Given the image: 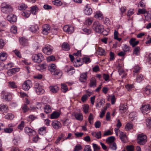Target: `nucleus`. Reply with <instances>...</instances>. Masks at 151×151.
<instances>
[{
	"mask_svg": "<svg viewBox=\"0 0 151 151\" xmlns=\"http://www.w3.org/2000/svg\"><path fill=\"white\" fill-rule=\"evenodd\" d=\"M128 109V107L125 104H121L119 106V110L121 113H124Z\"/></svg>",
	"mask_w": 151,
	"mask_h": 151,
	"instance_id": "obj_23",
	"label": "nucleus"
},
{
	"mask_svg": "<svg viewBox=\"0 0 151 151\" xmlns=\"http://www.w3.org/2000/svg\"><path fill=\"white\" fill-rule=\"evenodd\" d=\"M7 106L5 104H0V111L3 113L7 111Z\"/></svg>",
	"mask_w": 151,
	"mask_h": 151,
	"instance_id": "obj_28",
	"label": "nucleus"
},
{
	"mask_svg": "<svg viewBox=\"0 0 151 151\" xmlns=\"http://www.w3.org/2000/svg\"><path fill=\"white\" fill-rule=\"evenodd\" d=\"M89 109V106L87 104L85 105L83 107V111L84 112L85 114H87L88 113V110Z\"/></svg>",
	"mask_w": 151,
	"mask_h": 151,
	"instance_id": "obj_58",
	"label": "nucleus"
},
{
	"mask_svg": "<svg viewBox=\"0 0 151 151\" xmlns=\"http://www.w3.org/2000/svg\"><path fill=\"white\" fill-rule=\"evenodd\" d=\"M115 139L114 137L111 136L109 137L106 139V142L109 144H110L113 142H114Z\"/></svg>",
	"mask_w": 151,
	"mask_h": 151,
	"instance_id": "obj_39",
	"label": "nucleus"
},
{
	"mask_svg": "<svg viewBox=\"0 0 151 151\" xmlns=\"http://www.w3.org/2000/svg\"><path fill=\"white\" fill-rule=\"evenodd\" d=\"M133 125L129 123H127L125 126V129L126 131H129L132 129L133 127Z\"/></svg>",
	"mask_w": 151,
	"mask_h": 151,
	"instance_id": "obj_57",
	"label": "nucleus"
},
{
	"mask_svg": "<svg viewBox=\"0 0 151 151\" xmlns=\"http://www.w3.org/2000/svg\"><path fill=\"white\" fill-rule=\"evenodd\" d=\"M29 30L32 32L37 33L39 32V28L37 25H32L29 28Z\"/></svg>",
	"mask_w": 151,
	"mask_h": 151,
	"instance_id": "obj_18",
	"label": "nucleus"
},
{
	"mask_svg": "<svg viewBox=\"0 0 151 151\" xmlns=\"http://www.w3.org/2000/svg\"><path fill=\"white\" fill-rule=\"evenodd\" d=\"M50 29V27L49 25L45 24L43 26L42 33L44 35H47L48 34Z\"/></svg>",
	"mask_w": 151,
	"mask_h": 151,
	"instance_id": "obj_16",
	"label": "nucleus"
},
{
	"mask_svg": "<svg viewBox=\"0 0 151 151\" xmlns=\"http://www.w3.org/2000/svg\"><path fill=\"white\" fill-rule=\"evenodd\" d=\"M92 135L98 139H100L101 137V131L93 132L91 133Z\"/></svg>",
	"mask_w": 151,
	"mask_h": 151,
	"instance_id": "obj_26",
	"label": "nucleus"
},
{
	"mask_svg": "<svg viewBox=\"0 0 151 151\" xmlns=\"http://www.w3.org/2000/svg\"><path fill=\"white\" fill-rule=\"evenodd\" d=\"M137 141L139 145H145L147 141V137L143 134H139L137 136Z\"/></svg>",
	"mask_w": 151,
	"mask_h": 151,
	"instance_id": "obj_6",
	"label": "nucleus"
},
{
	"mask_svg": "<svg viewBox=\"0 0 151 151\" xmlns=\"http://www.w3.org/2000/svg\"><path fill=\"white\" fill-rule=\"evenodd\" d=\"M46 132V128L45 127H41L39 129V132L41 135L45 134Z\"/></svg>",
	"mask_w": 151,
	"mask_h": 151,
	"instance_id": "obj_48",
	"label": "nucleus"
},
{
	"mask_svg": "<svg viewBox=\"0 0 151 151\" xmlns=\"http://www.w3.org/2000/svg\"><path fill=\"white\" fill-rule=\"evenodd\" d=\"M140 48L139 47L137 46L134 49L133 51V54L135 55L136 56H139L140 54Z\"/></svg>",
	"mask_w": 151,
	"mask_h": 151,
	"instance_id": "obj_32",
	"label": "nucleus"
},
{
	"mask_svg": "<svg viewBox=\"0 0 151 151\" xmlns=\"http://www.w3.org/2000/svg\"><path fill=\"white\" fill-rule=\"evenodd\" d=\"M140 69V68L138 65L135 66L133 68V72L134 73V75H135V73H138L139 72Z\"/></svg>",
	"mask_w": 151,
	"mask_h": 151,
	"instance_id": "obj_52",
	"label": "nucleus"
},
{
	"mask_svg": "<svg viewBox=\"0 0 151 151\" xmlns=\"http://www.w3.org/2000/svg\"><path fill=\"white\" fill-rule=\"evenodd\" d=\"M110 148L112 150H116L117 148V146L115 142H113L109 144Z\"/></svg>",
	"mask_w": 151,
	"mask_h": 151,
	"instance_id": "obj_45",
	"label": "nucleus"
},
{
	"mask_svg": "<svg viewBox=\"0 0 151 151\" xmlns=\"http://www.w3.org/2000/svg\"><path fill=\"white\" fill-rule=\"evenodd\" d=\"M52 3L54 5L58 6H60L62 4L60 0H54L52 1Z\"/></svg>",
	"mask_w": 151,
	"mask_h": 151,
	"instance_id": "obj_47",
	"label": "nucleus"
},
{
	"mask_svg": "<svg viewBox=\"0 0 151 151\" xmlns=\"http://www.w3.org/2000/svg\"><path fill=\"white\" fill-rule=\"evenodd\" d=\"M34 89L37 94L41 95L44 94L45 92L41 85L38 83H35L34 85Z\"/></svg>",
	"mask_w": 151,
	"mask_h": 151,
	"instance_id": "obj_5",
	"label": "nucleus"
},
{
	"mask_svg": "<svg viewBox=\"0 0 151 151\" xmlns=\"http://www.w3.org/2000/svg\"><path fill=\"white\" fill-rule=\"evenodd\" d=\"M7 20L11 23L13 24L17 21V17L12 14L9 15L7 17Z\"/></svg>",
	"mask_w": 151,
	"mask_h": 151,
	"instance_id": "obj_14",
	"label": "nucleus"
},
{
	"mask_svg": "<svg viewBox=\"0 0 151 151\" xmlns=\"http://www.w3.org/2000/svg\"><path fill=\"white\" fill-rule=\"evenodd\" d=\"M92 20L91 19L88 18L86 20L85 22H84L85 24L86 25H90L92 22Z\"/></svg>",
	"mask_w": 151,
	"mask_h": 151,
	"instance_id": "obj_63",
	"label": "nucleus"
},
{
	"mask_svg": "<svg viewBox=\"0 0 151 151\" xmlns=\"http://www.w3.org/2000/svg\"><path fill=\"white\" fill-rule=\"evenodd\" d=\"M88 73L86 72L82 73L80 74L79 80L82 82H85L87 81L88 77Z\"/></svg>",
	"mask_w": 151,
	"mask_h": 151,
	"instance_id": "obj_13",
	"label": "nucleus"
},
{
	"mask_svg": "<svg viewBox=\"0 0 151 151\" xmlns=\"http://www.w3.org/2000/svg\"><path fill=\"white\" fill-rule=\"evenodd\" d=\"M49 88L50 91L54 93H57L59 90V87L57 85L50 86Z\"/></svg>",
	"mask_w": 151,
	"mask_h": 151,
	"instance_id": "obj_24",
	"label": "nucleus"
},
{
	"mask_svg": "<svg viewBox=\"0 0 151 151\" xmlns=\"http://www.w3.org/2000/svg\"><path fill=\"white\" fill-rule=\"evenodd\" d=\"M64 31L69 34L72 33L74 31V27L68 25L65 26L63 28Z\"/></svg>",
	"mask_w": 151,
	"mask_h": 151,
	"instance_id": "obj_12",
	"label": "nucleus"
},
{
	"mask_svg": "<svg viewBox=\"0 0 151 151\" xmlns=\"http://www.w3.org/2000/svg\"><path fill=\"white\" fill-rule=\"evenodd\" d=\"M32 86L31 81L28 80L23 83L22 85V88L24 91H28Z\"/></svg>",
	"mask_w": 151,
	"mask_h": 151,
	"instance_id": "obj_10",
	"label": "nucleus"
},
{
	"mask_svg": "<svg viewBox=\"0 0 151 151\" xmlns=\"http://www.w3.org/2000/svg\"><path fill=\"white\" fill-rule=\"evenodd\" d=\"M82 30L84 32V34L86 35H89L90 34L91 32V30L87 28L83 29Z\"/></svg>",
	"mask_w": 151,
	"mask_h": 151,
	"instance_id": "obj_61",
	"label": "nucleus"
},
{
	"mask_svg": "<svg viewBox=\"0 0 151 151\" xmlns=\"http://www.w3.org/2000/svg\"><path fill=\"white\" fill-rule=\"evenodd\" d=\"M130 48L131 47L127 45L126 44L123 45L122 47L123 51H124L126 53L127 52H129L130 51Z\"/></svg>",
	"mask_w": 151,
	"mask_h": 151,
	"instance_id": "obj_31",
	"label": "nucleus"
},
{
	"mask_svg": "<svg viewBox=\"0 0 151 151\" xmlns=\"http://www.w3.org/2000/svg\"><path fill=\"white\" fill-rule=\"evenodd\" d=\"M74 116L76 119L79 121H81L83 119V115L80 113H76L74 114Z\"/></svg>",
	"mask_w": 151,
	"mask_h": 151,
	"instance_id": "obj_34",
	"label": "nucleus"
},
{
	"mask_svg": "<svg viewBox=\"0 0 151 151\" xmlns=\"http://www.w3.org/2000/svg\"><path fill=\"white\" fill-rule=\"evenodd\" d=\"M7 54L5 52L0 53V60L2 61H5L7 58Z\"/></svg>",
	"mask_w": 151,
	"mask_h": 151,
	"instance_id": "obj_35",
	"label": "nucleus"
},
{
	"mask_svg": "<svg viewBox=\"0 0 151 151\" xmlns=\"http://www.w3.org/2000/svg\"><path fill=\"white\" fill-rule=\"evenodd\" d=\"M144 76L142 74H140L137 75L136 78V81L138 83H140L144 79Z\"/></svg>",
	"mask_w": 151,
	"mask_h": 151,
	"instance_id": "obj_38",
	"label": "nucleus"
},
{
	"mask_svg": "<svg viewBox=\"0 0 151 151\" xmlns=\"http://www.w3.org/2000/svg\"><path fill=\"white\" fill-rule=\"evenodd\" d=\"M30 10L31 13L33 15H35L36 13L38 12L39 9L37 6L35 5L31 7Z\"/></svg>",
	"mask_w": 151,
	"mask_h": 151,
	"instance_id": "obj_30",
	"label": "nucleus"
},
{
	"mask_svg": "<svg viewBox=\"0 0 151 151\" xmlns=\"http://www.w3.org/2000/svg\"><path fill=\"white\" fill-rule=\"evenodd\" d=\"M31 14V12L29 10H26L22 13V15L26 18H28Z\"/></svg>",
	"mask_w": 151,
	"mask_h": 151,
	"instance_id": "obj_46",
	"label": "nucleus"
},
{
	"mask_svg": "<svg viewBox=\"0 0 151 151\" xmlns=\"http://www.w3.org/2000/svg\"><path fill=\"white\" fill-rule=\"evenodd\" d=\"M13 64L12 63H10L4 65V68L6 69H9L13 66Z\"/></svg>",
	"mask_w": 151,
	"mask_h": 151,
	"instance_id": "obj_62",
	"label": "nucleus"
},
{
	"mask_svg": "<svg viewBox=\"0 0 151 151\" xmlns=\"http://www.w3.org/2000/svg\"><path fill=\"white\" fill-rule=\"evenodd\" d=\"M47 60L48 62L54 61L55 60V57L53 55L48 56L47 58Z\"/></svg>",
	"mask_w": 151,
	"mask_h": 151,
	"instance_id": "obj_56",
	"label": "nucleus"
},
{
	"mask_svg": "<svg viewBox=\"0 0 151 151\" xmlns=\"http://www.w3.org/2000/svg\"><path fill=\"white\" fill-rule=\"evenodd\" d=\"M20 44L23 46L28 45V41L24 38L22 37L19 40Z\"/></svg>",
	"mask_w": 151,
	"mask_h": 151,
	"instance_id": "obj_29",
	"label": "nucleus"
},
{
	"mask_svg": "<svg viewBox=\"0 0 151 151\" xmlns=\"http://www.w3.org/2000/svg\"><path fill=\"white\" fill-rule=\"evenodd\" d=\"M53 47L50 45H45V47L43 49V51L44 53L47 55L51 54L52 52Z\"/></svg>",
	"mask_w": 151,
	"mask_h": 151,
	"instance_id": "obj_8",
	"label": "nucleus"
},
{
	"mask_svg": "<svg viewBox=\"0 0 151 151\" xmlns=\"http://www.w3.org/2000/svg\"><path fill=\"white\" fill-rule=\"evenodd\" d=\"M136 39L135 38H132L129 41V44L132 47H134L137 45L139 42L138 41H136Z\"/></svg>",
	"mask_w": 151,
	"mask_h": 151,
	"instance_id": "obj_22",
	"label": "nucleus"
},
{
	"mask_svg": "<svg viewBox=\"0 0 151 151\" xmlns=\"http://www.w3.org/2000/svg\"><path fill=\"white\" fill-rule=\"evenodd\" d=\"M82 149V147L81 145L79 144H78L75 146L73 150V151H79Z\"/></svg>",
	"mask_w": 151,
	"mask_h": 151,
	"instance_id": "obj_64",
	"label": "nucleus"
},
{
	"mask_svg": "<svg viewBox=\"0 0 151 151\" xmlns=\"http://www.w3.org/2000/svg\"><path fill=\"white\" fill-rule=\"evenodd\" d=\"M44 110L46 114L50 113L51 111V107L49 105L45 106L44 107Z\"/></svg>",
	"mask_w": 151,
	"mask_h": 151,
	"instance_id": "obj_42",
	"label": "nucleus"
},
{
	"mask_svg": "<svg viewBox=\"0 0 151 151\" xmlns=\"http://www.w3.org/2000/svg\"><path fill=\"white\" fill-rule=\"evenodd\" d=\"M119 136L122 141L124 142H126L127 139V137L125 134L122 132H120Z\"/></svg>",
	"mask_w": 151,
	"mask_h": 151,
	"instance_id": "obj_27",
	"label": "nucleus"
},
{
	"mask_svg": "<svg viewBox=\"0 0 151 151\" xmlns=\"http://www.w3.org/2000/svg\"><path fill=\"white\" fill-rule=\"evenodd\" d=\"M125 87L127 89L128 91H131L132 90V88H133L134 85L133 84H128L127 85H126Z\"/></svg>",
	"mask_w": 151,
	"mask_h": 151,
	"instance_id": "obj_59",
	"label": "nucleus"
},
{
	"mask_svg": "<svg viewBox=\"0 0 151 151\" xmlns=\"http://www.w3.org/2000/svg\"><path fill=\"white\" fill-rule=\"evenodd\" d=\"M1 10V11L6 14H8L12 12L13 9L11 6L5 3L2 4Z\"/></svg>",
	"mask_w": 151,
	"mask_h": 151,
	"instance_id": "obj_2",
	"label": "nucleus"
},
{
	"mask_svg": "<svg viewBox=\"0 0 151 151\" xmlns=\"http://www.w3.org/2000/svg\"><path fill=\"white\" fill-rule=\"evenodd\" d=\"M19 69L18 68H14L8 70L7 73L9 76H11L16 73L17 72L19 71Z\"/></svg>",
	"mask_w": 151,
	"mask_h": 151,
	"instance_id": "obj_15",
	"label": "nucleus"
},
{
	"mask_svg": "<svg viewBox=\"0 0 151 151\" xmlns=\"http://www.w3.org/2000/svg\"><path fill=\"white\" fill-rule=\"evenodd\" d=\"M24 131L29 135H34L36 133L35 131L28 127H25V128Z\"/></svg>",
	"mask_w": 151,
	"mask_h": 151,
	"instance_id": "obj_21",
	"label": "nucleus"
},
{
	"mask_svg": "<svg viewBox=\"0 0 151 151\" xmlns=\"http://www.w3.org/2000/svg\"><path fill=\"white\" fill-rule=\"evenodd\" d=\"M52 124L53 128L55 129H59L61 126L60 122L57 121H52Z\"/></svg>",
	"mask_w": 151,
	"mask_h": 151,
	"instance_id": "obj_19",
	"label": "nucleus"
},
{
	"mask_svg": "<svg viewBox=\"0 0 151 151\" xmlns=\"http://www.w3.org/2000/svg\"><path fill=\"white\" fill-rule=\"evenodd\" d=\"M96 81L94 78H92L90 81V86L91 87H94L96 86Z\"/></svg>",
	"mask_w": 151,
	"mask_h": 151,
	"instance_id": "obj_40",
	"label": "nucleus"
},
{
	"mask_svg": "<svg viewBox=\"0 0 151 151\" xmlns=\"http://www.w3.org/2000/svg\"><path fill=\"white\" fill-rule=\"evenodd\" d=\"M148 11H147L145 9H139L138 10V13H137V14L138 15L139 14H143L144 15L146 13H147Z\"/></svg>",
	"mask_w": 151,
	"mask_h": 151,
	"instance_id": "obj_54",
	"label": "nucleus"
},
{
	"mask_svg": "<svg viewBox=\"0 0 151 151\" xmlns=\"http://www.w3.org/2000/svg\"><path fill=\"white\" fill-rule=\"evenodd\" d=\"M8 83V86L10 88H17V85L14 82H9Z\"/></svg>",
	"mask_w": 151,
	"mask_h": 151,
	"instance_id": "obj_44",
	"label": "nucleus"
},
{
	"mask_svg": "<svg viewBox=\"0 0 151 151\" xmlns=\"http://www.w3.org/2000/svg\"><path fill=\"white\" fill-rule=\"evenodd\" d=\"M150 105L149 104H142L140 108L143 114H145L149 112L151 109Z\"/></svg>",
	"mask_w": 151,
	"mask_h": 151,
	"instance_id": "obj_9",
	"label": "nucleus"
},
{
	"mask_svg": "<svg viewBox=\"0 0 151 151\" xmlns=\"http://www.w3.org/2000/svg\"><path fill=\"white\" fill-rule=\"evenodd\" d=\"M27 6L24 4H22L18 6L19 9L20 10H25L27 8Z\"/></svg>",
	"mask_w": 151,
	"mask_h": 151,
	"instance_id": "obj_55",
	"label": "nucleus"
},
{
	"mask_svg": "<svg viewBox=\"0 0 151 151\" xmlns=\"http://www.w3.org/2000/svg\"><path fill=\"white\" fill-rule=\"evenodd\" d=\"M63 49L65 51H68L70 49L69 45L67 42H64L62 45Z\"/></svg>",
	"mask_w": 151,
	"mask_h": 151,
	"instance_id": "obj_36",
	"label": "nucleus"
},
{
	"mask_svg": "<svg viewBox=\"0 0 151 151\" xmlns=\"http://www.w3.org/2000/svg\"><path fill=\"white\" fill-rule=\"evenodd\" d=\"M65 70V72L70 75H72L75 73L74 68L71 66H66Z\"/></svg>",
	"mask_w": 151,
	"mask_h": 151,
	"instance_id": "obj_11",
	"label": "nucleus"
},
{
	"mask_svg": "<svg viewBox=\"0 0 151 151\" xmlns=\"http://www.w3.org/2000/svg\"><path fill=\"white\" fill-rule=\"evenodd\" d=\"M93 11L92 9L88 6L86 5L85 6V8L84 10V13L86 15H90L92 13Z\"/></svg>",
	"mask_w": 151,
	"mask_h": 151,
	"instance_id": "obj_20",
	"label": "nucleus"
},
{
	"mask_svg": "<svg viewBox=\"0 0 151 151\" xmlns=\"http://www.w3.org/2000/svg\"><path fill=\"white\" fill-rule=\"evenodd\" d=\"M93 116L92 114L90 113L88 117V121L90 124L93 123Z\"/></svg>",
	"mask_w": 151,
	"mask_h": 151,
	"instance_id": "obj_53",
	"label": "nucleus"
},
{
	"mask_svg": "<svg viewBox=\"0 0 151 151\" xmlns=\"http://www.w3.org/2000/svg\"><path fill=\"white\" fill-rule=\"evenodd\" d=\"M14 117V115L10 113H8L5 116V118L8 119H12Z\"/></svg>",
	"mask_w": 151,
	"mask_h": 151,
	"instance_id": "obj_51",
	"label": "nucleus"
},
{
	"mask_svg": "<svg viewBox=\"0 0 151 151\" xmlns=\"http://www.w3.org/2000/svg\"><path fill=\"white\" fill-rule=\"evenodd\" d=\"M22 109L23 113H26L29 111V109L26 104H24L22 106Z\"/></svg>",
	"mask_w": 151,
	"mask_h": 151,
	"instance_id": "obj_50",
	"label": "nucleus"
},
{
	"mask_svg": "<svg viewBox=\"0 0 151 151\" xmlns=\"http://www.w3.org/2000/svg\"><path fill=\"white\" fill-rule=\"evenodd\" d=\"M102 77L104 80L107 82L110 81L109 76L108 74L104 73L102 75Z\"/></svg>",
	"mask_w": 151,
	"mask_h": 151,
	"instance_id": "obj_49",
	"label": "nucleus"
},
{
	"mask_svg": "<svg viewBox=\"0 0 151 151\" xmlns=\"http://www.w3.org/2000/svg\"><path fill=\"white\" fill-rule=\"evenodd\" d=\"M95 17L99 19H102L104 17L103 15L102 12L100 11L96 12L95 14Z\"/></svg>",
	"mask_w": 151,
	"mask_h": 151,
	"instance_id": "obj_25",
	"label": "nucleus"
},
{
	"mask_svg": "<svg viewBox=\"0 0 151 151\" xmlns=\"http://www.w3.org/2000/svg\"><path fill=\"white\" fill-rule=\"evenodd\" d=\"M93 28L97 32L101 33L103 31V26L98 21L95 22L93 24Z\"/></svg>",
	"mask_w": 151,
	"mask_h": 151,
	"instance_id": "obj_4",
	"label": "nucleus"
},
{
	"mask_svg": "<svg viewBox=\"0 0 151 151\" xmlns=\"http://www.w3.org/2000/svg\"><path fill=\"white\" fill-rule=\"evenodd\" d=\"M1 96L2 99L7 101H9L12 98V94L6 91H3L1 93Z\"/></svg>",
	"mask_w": 151,
	"mask_h": 151,
	"instance_id": "obj_3",
	"label": "nucleus"
},
{
	"mask_svg": "<svg viewBox=\"0 0 151 151\" xmlns=\"http://www.w3.org/2000/svg\"><path fill=\"white\" fill-rule=\"evenodd\" d=\"M151 92V87L150 86H147L143 90V92L146 95H149Z\"/></svg>",
	"mask_w": 151,
	"mask_h": 151,
	"instance_id": "obj_33",
	"label": "nucleus"
},
{
	"mask_svg": "<svg viewBox=\"0 0 151 151\" xmlns=\"http://www.w3.org/2000/svg\"><path fill=\"white\" fill-rule=\"evenodd\" d=\"M61 86L62 91V92L65 93L68 90L67 85L65 84L62 83L61 84Z\"/></svg>",
	"mask_w": 151,
	"mask_h": 151,
	"instance_id": "obj_43",
	"label": "nucleus"
},
{
	"mask_svg": "<svg viewBox=\"0 0 151 151\" xmlns=\"http://www.w3.org/2000/svg\"><path fill=\"white\" fill-rule=\"evenodd\" d=\"M49 71L51 72V74L54 75L58 76L61 77L62 75L61 71L56 68V66L54 64H50L48 67Z\"/></svg>",
	"mask_w": 151,
	"mask_h": 151,
	"instance_id": "obj_1",
	"label": "nucleus"
},
{
	"mask_svg": "<svg viewBox=\"0 0 151 151\" xmlns=\"http://www.w3.org/2000/svg\"><path fill=\"white\" fill-rule=\"evenodd\" d=\"M60 115V114L59 112L55 111L51 114L50 117L51 119H56L58 118Z\"/></svg>",
	"mask_w": 151,
	"mask_h": 151,
	"instance_id": "obj_37",
	"label": "nucleus"
},
{
	"mask_svg": "<svg viewBox=\"0 0 151 151\" xmlns=\"http://www.w3.org/2000/svg\"><path fill=\"white\" fill-rule=\"evenodd\" d=\"M109 98L111 100V104H114L115 103L116 100L115 96L114 95H111L109 96Z\"/></svg>",
	"mask_w": 151,
	"mask_h": 151,
	"instance_id": "obj_60",
	"label": "nucleus"
},
{
	"mask_svg": "<svg viewBox=\"0 0 151 151\" xmlns=\"http://www.w3.org/2000/svg\"><path fill=\"white\" fill-rule=\"evenodd\" d=\"M43 56L41 53L35 54L32 55V59L35 62L39 63L43 60Z\"/></svg>",
	"mask_w": 151,
	"mask_h": 151,
	"instance_id": "obj_7",
	"label": "nucleus"
},
{
	"mask_svg": "<svg viewBox=\"0 0 151 151\" xmlns=\"http://www.w3.org/2000/svg\"><path fill=\"white\" fill-rule=\"evenodd\" d=\"M99 54L100 55H105L106 52L101 47H99L98 50Z\"/></svg>",
	"mask_w": 151,
	"mask_h": 151,
	"instance_id": "obj_41",
	"label": "nucleus"
},
{
	"mask_svg": "<svg viewBox=\"0 0 151 151\" xmlns=\"http://www.w3.org/2000/svg\"><path fill=\"white\" fill-rule=\"evenodd\" d=\"M64 140H65V134H61L58 136L57 139L55 141V143L56 145H58L59 144L60 141H61V142H63Z\"/></svg>",
	"mask_w": 151,
	"mask_h": 151,
	"instance_id": "obj_17",
	"label": "nucleus"
}]
</instances>
